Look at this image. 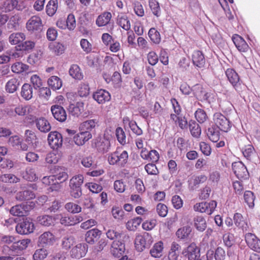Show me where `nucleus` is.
<instances>
[{"label":"nucleus","instance_id":"1","mask_svg":"<svg viewBox=\"0 0 260 260\" xmlns=\"http://www.w3.org/2000/svg\"><path fill=\"white\" fill-rule=\"evenodd\" d=\"M213 120L216 127L220 131L227 133L231 130L232 123L221 113L217 112L214 114Z\"/></svg>","mask_w":260,"mask_h":260},{"label":"nucleus","instance_id":"2","mask_svg":"<svg viewBox=\"0 0 260 260\" xmlns=\"http://www.w3.org/2000/svg\"><path fill=\"white\" fill-rule=\"evenodd\" d=\"M192 91L196 99L201 102L206 101L211 103L215 100L214 94L207 92L201 84H197L194 85Z\"/></svg>","mask_w":260,"mask_h":260},{"label":"nucleus","instance_id":"3","mask_svg":"<svg viewBox=\"0 0 260 260\" xmlns=\"http://www.w3.org/2000/svg\"><path fill=\"white\" fill-rule=\"evenodd\" d=\"M152 241V237L148 233L145 232L143 235L137 236L135 241L136 250L139 252L143 251L150 246Z\"/></svg>","mask_w":260,"mask_h":260},{"label":"nucleus","instance_id":"4","mask_svg":"<svg viewBox=\"0 0 260 260\" xmlns=\"http://www.w3.org/2000/svg\"><path fill=\"white\" fill-rule=\"evenodd\" d=\"M216 206V202L212 200L209 202H203L196 203L193 206V209L197 212L205 213L207 215H211L213 213Z\"/></svg>","mask_w":260,"mask_h":260},{"label":"nucleus","instance_id":"5","mask_svg":"<svg viewBox=\"0 0 260 260\" xmlns=\"http://www.w3.org/2000/svg\"><path fill=\"white\" fill-rule=\"evenodd\" d=\"M225 74L235 89L238 92L242 91V86L238 73L234 70L229 68L226 70Z\"/></svg>","mask_w":260,"mask_h":260},{"label":"nucleus","instance_id":"6","mask_svg":"<svg viewBox=\"0 0 260 260\" xmlns=\"http://www.w3.org/2000/svg\"><path fill=\"white\" fill-rule=\"evenodd\" d=\"M183 254L188 260H199L200 249L195 243L192 242L183 249Z\"/></svg>","mask_w":260,"mask_h":260},{"label":"nucleus","instance_id":"7","mask_svg":"<svg viewBox=\"0 0 260 260\" xmlns=\"http://www.w3.org/2000/svg\"><path fill=\"white\" fill-rule=\"evenodd\" d=\"M15 229L18 234L27 235L34 232L35 225L30 219L26 218L22 222L18 223Z\"/></svg>","mask_w":260,"mask_h":260},{"label":"nucleus","instance_id":"8","mask_svg":"<svg viewBox=\"0 0 260 260\" xmlns=\"http://www.w3.org/2000/svg\"><path fill=\"white\" fill-rule=\"evenodd\" d=\"M56 241L55 235L50 232H45L38 238V245L43 247L52 246Z\"/></svg>","mask_w":260,"mask_h":260},{"label":"nucleus","instance_id":"9","mask_svg":"<svg viewBox=\"0 0 260 260\" xmlns=\"http://www.w3.org/2000/svg\"><path fill=\"white\" fill-rule=\"evenodd\" d=\"M232 169L235 175L239 179H247L249 176L246 167L241 161L233 162Z\"/></svg>","mask_w":260,"mask_h":260},{"label":"nucleus","instance_id":"10","mask_svg":"<svg viewBox=\"0 0 260 260\" xmlns=\"http://www.w3.org/2000/svg\"><path fill=\"white\" fill-rule=\"evenodd\" d=\"M48 141L49 145L52 149H57L62 146V135L56 131L51 132L48 135Z\"/></svg>","mask_w":260,"mask_h":260},{"label":"nucleus","instance_id":"11","mask_svg":"<svg viewBox=\"0 0 260 260\" xmlns=\"http://www.w3.org/2000/svg\"><path fill=\"white\" fill-rule=\"evenodd\" d=\"M25 7L24 2L21 0H6L3 4V9L6 12L14 9L22 10Z\"/></svg>","mask_w":260,"mask_h":260},{"label":"nucleus","instance_id":"12","mask_svg":"<svg viewBox=\"0 0 260 260\" xmlns=\"http://www.w3.org/2000/svg\"><path fill=\"white\" fill-rule=\"evenodd\" d=\"M232 40L239 52L241 53H246L250 49L248 44L240 35L238 34L233 35Z\"/></svg>","mask_w":260,"mask_h":260},{"label":"nucleus","instance_id":"13","mask_svg":"<svg viewBox=\"0 0 260 260\" xmlns=\"http://www.w3.org/2000/svg\"><path fill=\"white\" fill-rule=\"evenodd\" d=\"M245 238L247 245L251 249L260 253V240L254 234L247 233Z\"/></svg>","mask_w":260,"mask_h":260},{"label":"nucleus","instance_id":"14","mask_svg":"<svg viewBox=\"0 0 260 260\" xmlns=\"http://www.w3.org/2000/svg\"><path fill=\"white\" fill-rule=\"evenodd\" d=\"M88 250V246L86 243H79L73 247L70 251L72 258H80L84 256Z\"/></svg>","mask_w":260,"mask_h":260},{"label":"nucleus","instance_id":"15","mask_svg":"<svg viewBox=\"0 0 260 260\" xmlns=\"http://www.w3.org/2000/svg\"><path fill=\"white\" fill-rule=\"evenodd\" d=\"M26 25L27 29L31 32L41 30L43 27L42 20L37 16H32L27 22Z\"/></svg>","mask_w":260,"mask_h":260},{"label":"nucleus","instance_id":"16","mask_svg":"<svg viewBox=\"0 0 260 260\" xmlns=\"http://www.w3.org/2000/svg\"><path fill=\"white\" fill-rule=\"evenodd\" d=\"M51 111L54 118L59 122L66 120L67 115L66 110L60 105H54L51 106Z\"/></svg>","mask_w":260,"mask_h":260},{"label":"nucleus","instance_id":"17","mask_svg":"<svg viewBox=\"0 0 260 260\" xmlns=\"http://www.w3.org/2000/svg\"><path fill=\"white\" fill-rule=\"evenodd\" d=\"M9 144L14 149L26 151L28 149V146L26 144L23 142L18 136L15 135L11 137L9 139Z\"/></svg>","mask_w":260,"mask_h":260},{"label":"nucleus","instance_id":"18","mask_svg":"<svg viewBox=\"0 0 260 260\" xmlns=\"http://www.w3.org/2000/svg\"><path fill=\"white\" fill-rule=\"evenodd\" d=\"M93 99L99 104H104L111 99V95L109 92L103 89L96 90L93 93Z\"/></svg>","mask_w":260,"mask_h":260},{"label":"nucleus","instance_id":"19","mask_svg":"<svg viewBox=\"0 0 260 260\" xmlns=\"http://www.w3.org/2000/svg\"><path fill=\"white\" fill-rule=\"evenodd\" d=\"M91 138L92 135L90 132L80 131L79 133L74 136L73 140L77 145L82 146Z\"/></svg>","mask_w":260,"mask_h":260},{"label":"nucleus","instance_id":"20","mask_svg":"<svg viewBox=\"0 0 260 260\" xmlns=\"http://www.w3.org/2000/svg\"><path fill=\"white\" fill-rule=\"evenodd\" d=\"M140 156L143 159L149 160L153 163L157 162L159 159V154L156 150L148 151L146 149H143Z\"/></svg>","mask_w":260,"mask_h":260},{"label":"nucleus","instance_id":"21","mask_svg":"<svg viewBox=\"0 0 260 260\" xmlns=\"http://www.w3.org/2000/svg\"><path fill=\"white\" fill-rule=\"evenodd\" d=\"M234 224L239 229H241L243 232H246L249 230V224L246 219L239 213H236L233 216Z\"/></svg>","mask_w":260,"mask_h":260},{"label":"nucleus","instance_id":"22","mask_svg":"<svg viewBox=\"0 0 260 260\" xmlns=\"http://www.w3.org/2000/svg\"><path fill=\"white\" fill-rule=\"evenodd\" d=\"M28 208L27 205L21 204L13 206L10 210V213L13 216L22 217L27 214Z\"/></svg>","mask_w":260,"mask_h":260},{"label":"nucleus","instance_id":"23","mask_svg":"<svg viewBox=\"0 0 260 260\" xmlns=\"http://www.w3.org/2000/svg\"><path fill=\"white\" fill-rule=\"evenodd\" d=\"M125 251L124 243L119 241H114L110 248L111 254L115 257H119Z\"/></svg>","mask_w":260,"mask_h":260},{"label":"nucleus","instance_id":"24","mask_svg":"<svg viewBox=\"0 0 260 260\" xmlns=\"http://www.w3.org/2000/svg\"><path fill=\"white\" fill-rule=\"evenodd\" d=\"M102 231L96 228L88 231L85 236V239L87 243L93 244L101 236Z\"/></svg>","mask_w":260,"mask_h":260},{"label":"nucleus","instance_id":"25","mask_svg":"<svg viewBox=\"0 0 260 260\" xmlns=\"http://www.w3.org/2000/svg\"><path fill=\"white\" fill-rule=\"evenodd\" d=\"M83 220V218L80 215L62 216L60 218V223L64 226L74 225Z\"/></svg>","mask_w":260,"mask_h":260},{"label":"nucleus","instance_id":"26","mask_svg":"<svg viewBox=\"0 0 260 260\" xmlns=\"http://www.w3.org/2000/svg\"><path fill=\"white\" fill-rule=\"evenodd\" d=\"M193 64L200 68L204 67L206 62L205 58L203 52L200 50H195L192 55Z\"/></svg>","mask_w":260,"mask_h":260},{"label":"nucleus","instance_id":"27","mask_svg":"<svg viewBox=\"0 0 260 260\" xmlns=\"http://www.w3.org/2000/svg\"><path fill=\"white\" fill-rule=\"evenodd\" d=\"M181 246L176 242H173L168 252V257L169 260H177L181 250Z\"/></svg>","mask_w":260,"mask_h":260},{"label":"nucleus","instance_id":"28","mask_svg":"<svg viewBox=\"0 0 260 260\" xmlns=\"http://www.w3.org/2000/svg\"><path fill=\"white\" fill-rule=\"evenodd\" d=\"M84 104L83 102H79L75 104H70L68 110L72 116L78 117L84 111Z\"/></svg>","mask_w":260,"mask_h":260},{"label":"nucleus","instance_id":"29","mask_svg":"<svg viewBox=\"0 0 260 260\" xmlns=\"http://www.w3.org/2000/svg\"><path fill=\"white\" fill-rule=\"evenodd\" d=\"M207 180V177L204 174L193 176L188 181L189 186L192 189L199 187L200 184L204 183Z\"/></svg>","mask_w":260,"mask_h":260},{"label":"nucleus","instance_id":"30","mask_svg":"<svg viewBox=\"0 0 260 260\" xmlns=\"http://www.w3.org/2000/svg\"><path fill=\"white\" fill-rule=\"evenodd\" d=\"M111 18L112 14L110 12L105 11L98 16L95 23L99 27L105 26L110 23Z\"/></svg>","mask_w":260,"mask_h":260},{"label":"nucleus","instance_id":"31","mask_svg":"<svg viewBox=\"0 0 260 260\" xmlns=\"http://www.w3.org/2000/svg\"><path fill=\"white\" fill-rule=\"evenodd\" d=\"M164 244L161 241L155 243L150 250L151 256L154 258H159L163 254Z\"/></svg>","mask_w":260,"mask_h":260},{"label":"nucleus","instance_id":"32","mask_svg":"<svg viewBox=\"0 0 260 260\" xmlns=\"http://www.w3.org/2000/svg\"><path fill=\"white\" fill-rule=\"evenodd\" d=\"M35 122L37 128L41 132L47 133L51 129L50 123L44 117L37 119Z\"/></svg>","mask_w":260,"mask_h":260},{"label":"nucleus","instance_id":"33","mask_svg":"<svg viewBox=\"0 0 260 260\" xmlns=\"http://www.w3.org/2000/svg\"><path fill=\"white\" fill-rule=\"evenodd\" d=\"M99 120L98 119H92L85 121L81 123L79 126V131H84L85 132H90L95 128L98 125Z\"/></svg>","mask_w":260,"mask_h":260},{"label":"nucleus","instance_id":"34","mask_svg":"<svg viewBox=\"0 0 260 260\" xmlns=\"http://www.w3.org/2000/svg\"><path fill=\"white\" fill-rule=\"evenodd\" d=\"M25 38V35L23 32H13L9 36V42L11 45H17L22 43Z\"/></svg>","mask_w":260,"mask_h":260},{"label":"nucleus","instance_id":"35","mask_svg":"<svg viewBox=\"0 0 260 260\" xmlns=\"http://www.w3.org/2000/svg\"><path fill=\"white\" fill-rule=\"evenodd\" d=\"M117 24L125 30H129L131 28V23L126 15L119 14L117 19Z\"/></svg>","mask_w":260,"mask_h":260},{"label":"nucleus","instance_id":"36","mask_svg":"<svg viewBox=\"0 0 260 260\" xmlns=\"http://www.w3.org/2000/svg\"><path fill=\"white\" fill-rule=\"evenodd\" d=\"M30 243V240L28 239H23L15 241L11 246V249L13 251L23 250L25 249Z\"/></svg>","mask_w":260,"mask_h":260},{"label":"nucleus","instance_id":"37","mask_svg":"<svg viewBox=\"0 0 260 260\" xmlns=\"http://www.w3.org/2000/svg\"><path fill=\"white\" fill-rule=\"evenodd\" d=\"M170 117L171 120L174 121L175 123L178 125L181 129H184L187 128V121L185 117L171 114Z\"/></svg>","mask_w":260,"mask_h":260},{"label":"nucleus","instance_id":"38","mask_svg":"<svg viewBox=\"0 0 260 260\" xmlns=\"http://www.w3.org/2000/svg\"><path fill=\"white\" fill-rule=\"evenodd\" d=\"M20 94L25 100H30L33 95V89L31 86L28 83L24 84L21 87Z\"/></svg>","mask_w":260,"mask_h":260},{"label":"nucleus","instance_id":"39","mask_svg":"<svg viewBox=\"0 0 260 260\" xmlns=\"http://www.w3.org/2000/svg\"><path fill=\"white\" fill-rule=\"evenodd\" d=\"M34 198L35 193L29 190L19 191L16 194V200L20 201L30 200Z\"/></svg>","mask_w":260,"mask_h":260},{"label":"nucleus","instance_id":"40","mask_svg":"<svg viewBox=\"0 0 260 260\" xmlns=\"http://www.w3.org/2000/svg\"><path fill=\"white\" fill-rule=\"evenodd\" d=\"M98 150L103 153L107 152L110 148V142L108 139H102L95 144Z\"/></svg>","mask_w":260,"mask_h":260},{"label":"nucleus","instance_id":"41","mask_svg":"<svg viewBox=\"0 0 260 260\" xmlns=\"http://www.w3.org/2000/svg\"><path fill=\"white\" fill-rule=\"evenodd\" d=\"M219 130L215 126L208 128L207 135L212 142H217L219 140L220 134Z\"/></svg>","mask_w":260,"mask_h":260},{"label":"nucleus","instance_id":"42","mask_svg":"<svg viewBox=\"0 0 260 260\" xmlns=\"http://www.w3.org/2000/svg\"><path fill=\"white\" fill-rule=\"evenodd\" d=\"M188 127L191 135L195 138H199L201 134V128L198 123L194 120H191L189 121Z\"/></svg>","mask_w":260,"mask_h":260},{"label":"nucleus","instance_id":"43","mask_svg":"<svg viewBox=\"0 0 260 260\" xmlns=\"http://www.w3.org/2000/svg\"><path fill=\"white\" fill-rule=\"evenodd\" d=\"M19 85V81L18 79L16 78H13L7 82L5 89L9 93H14L17 90Z\"/></svg>","mask_w":260,"mask_h":260},{"label":"nucleus","instance_id":"44","mask_svg":"<svg viewBox=\"0 0 260 260\" xmlns=\"http://www.w3.org/2000/svg\"><path fill=\"white\" fill-rule=\"evenodd\" d=\"M194 225L196 229L200 232H203L207 227L205 219L202 216H197L193 219Z\"/></svg>","mask_w":260,"mask_h":260},{"label":"nucleus","instance_id":"45","mask_svg":"<svg viewBox=\"0 0 260 260\" xmlns=\"http://www.w3.org/2000/svg\"><path fill=\"white\" fill-rule=\"evenodd\" d=\"M191 232V228L187 225L179 229L176 233V235L179 239L185 240L188 238Z\"/></svg>","mask_w":260,"mask_h":260},{"label":"nucleus","instance_id":"46","mask_svg":"<svg viewBox=\"0 0 260 260\" xmlns=\"http://www.w3.org/2000/svg\"><path fill=\"white\" fill-rule=\"evenodd\" d=\"M69 74L71 76L76 80H82L83 78V75L80 67L77 64L71 66L69 70Z\"/></svg>","mask_w":260,"mask_h":260},{"label":"nucleus","instance_id":"47","mask_svg":"<svg viewBox=\"0 0 260 260\" xmlns=\"http://www.w3.org/2000/svg\"><path fill=\"white\" fill-rule=\"evenodd\" d=\"M38 222L44 226H49L54 224L55 219L54 217L50 215H42L37 218Z\"/></svg>","mask_w":260,"mask_h":260},{"label":"nucleus","instance_id":"48","mask_svg":"<svg viewBox=\"0 0 260 260\" xmlns=\"http://www.w3.org/2000/svg\"><path fill=\"white\" fill-rule=\"evenodd\" d=\"M48 84L49 87L54 90L60 89L62 84L61 80L56 76H53L49 78Z\"/></svg>","mask_w":260,"mask_h":260},{"label":"nucleus","instance_id":"49","mask_svg":"<svg viewBox=\"0 0 260 260\" xmlns=\"http://www.w3.org/2000/svg\"><path fill=\"white\" fill-rule=\"evenodd\" d=\"M49 252L45 247H42V248L36 249L32 255L34 260H44L48 255Z\"/></svg>","mask_w":260,"mask_h":260},{"label":"nucleus","instance_id":"50","mask_svg":"<svg viewBox=\"0 0 260 260\" xmlns=\"http://www.w3.org/2000/svg\"><path fill=\"white\" fill-rule=\"evenodd\" d=\"M0 181L5 183H16L20 181V179L12 174H5L0 176Z\"/></svg>","mask_w":260,"mask_h":260},{"label":"nucleus","instance_id":"51","mask_svg":"<svg viewBox=\"0 0 260 260\" xmlns=\"http://www.w3.org/2000/svg\"><path fill=\"white\" fill-rule=\"evenodd\" d=\"M58 8V0H50L48 3L46 11L47 14L49 16H53Z\"/></svg>","mask_w":260,"mask_h":260},{"label":"nucleus","instance_id":"52","mask_svg":"<svg viewBox=\"0 0 260 260\" xmlns=\"http://www.w3.org/2000/svg\"><path fill=\"white\" fill-rule=\"evenodd\" d=\"M142 221V219L141 217H136L128 220L126 224V227L129 231H135L140 225Z\"/></svg>","mask_w":260,"mask_h":260},{"label":"nucleus","instance_id":"53","mask_svg":"<svg viewBox=\"0 0 260 260\" xmlns=\"http://www.w3.org/2000/svg\"><path fill=\"white\" fill-rule=\"evenodd\" d=\"M50 50L56 55L62 54L64 51V46L58 42H53L49 46Z\"/></svg>","mask_w":260,"mask_h":260},{"label":"nucleus","instance_id":"54","mask_svg":"<svg viewBox=\"0 0 260 260\" xmlns=\"http://www.w3.org/2000/svg\"><path fill=\"white\" fill-rule=\"evenodd\" d=\"M148 36L150 40L154 44H158L161 41L159 32L155 28H151L148 31Z\"/></svg>","mask_w":260,"mask_h":260},{"label":"nucleus","instance_id":"55","mask_svg":"<svg viewBox=\"0 0 260 260\" xmlns=\"http://www.w3.org/2000/svg\"><path fill=\"white\" fill-rule=\"evenodd\" d=\"M28 66L21 62H17L11 66L12 71L16 74H20L28 70Z\"/></svg>","mask_w":260,"mask_h":260},{"label":"nucleus","instance_id":"56","mask_svg":"<svg viewBox=\"0 0 260 260\" xmlns=\"http://www.w3.org/2000/svg\"><path fill=\"white\" fill-rule=\"evenodd\" d=\"M23 178L28 181H33L37 179L35 169L31 168H27L23 174Z\"/></svg>","mask_w":260,"mask_h":260},{"label":"nucleus","instance_id":"57","mask_svg":"<svg viewBox=\"0 0 260 260\" xmlns=\"http://www.w3.org/2000/svg\"><path fill=\"white\" fill-rule=\"evenodd\" d=\"M68 178V174L65 172H62L55 175L50 176L47 179L52 181L55 180L56 183H59L64 182Z\"/></svg>","mask_w":260,"mask_h":260},{"label":"nucleus","instance_id":"58","mask_svg":"<svg viewBox=\"0 0 260 260\" xmlns=\"http://www.w3.org/2000/svg\"><path fill=\"white\" fill-rule=\"evenodd\" d=\"M244 199L245 203H246L249 208H252L254 207L255 197L252 191H246L244 192Z\"/></svg>","mask_w":260,"mask_h":260},{"label":"nucleus","instance_id":"59","mask_svg":"<svg viewBox=\"0 0 260 260\" xmlns=\"http://www.w3.org/2000/svg\"><path fill=\"white\" fill-rule=\"evenodd\" d=\"M149 6L155 16L158 17L160 15L159 4L156 0H149Z\"/></svg>","mask_w":260,"mask_h":260},{"label":"nucleus","instance_id":"60","mask_svg":"<svg viewBox=\"0 0 260 260\" xmlns=\"http://www.w3.org/2000/svg\"><path fill=\"white\" fill-rule=\"evenodd\" d=\"M128 158V153L124 150L121 153L118 151L117 165L120 167H124L127 162Z\"/></svg>","mask_w":260,"mask_h":260},{"label":"nucleus","instance_id":"61","mask_svg":"<svg viewBox=\"0 0 260 260\" xmlns=\"http://www.w3.org/2000/svg\"><path fill=\"white\" fill-rule=\"evenodd\" d=\"M66 209L69 212L75 214L78 213L81 211V207L78 204L69 202L65 205Z\"/></svg>","mask_w":260,"mask_h":260},{"label":"nucleus","instance_id":"62","mask_svg":"<svg viewBox=\"0 0 260 260\" xmlns=\"http://www.w3.org/2000/svg\"><path fill=\"white\" fill-rule=\"evenodd\" d=\"M111 212L113 217L116 219L122 220L124 217V211L119 207H113Z\"/></svg>","mask_w":260,"mask_h":260},{"label":"nucleus","instance_id":"63","mask_svg":"<svg viewBox=\"0 0 260 260\" xmlns=\"http://www.w3.org/2000/svg\"><path fill=\"white\" fill-rule=\"evenodd\" d=\"M194 115L197 120L200 123H204L208 119L206 112L202 109H198Z\"/></svg>","mask_w":260,"mask_h":260},{"label":"nucleus","instance_id":"64","mask_svg":"<svg viewBox=\"0 0 260 260\" xmlns=\"http://www.w3.org/2000/svg\"><path fill=\"white\" fill-rule=\"evenodd\" d=\"M31 109V107L29 105H19L15 108V112L19 116H24L30 112Z\"/></svg>","mask_w":260,"mask_h":260}]
</instances>
